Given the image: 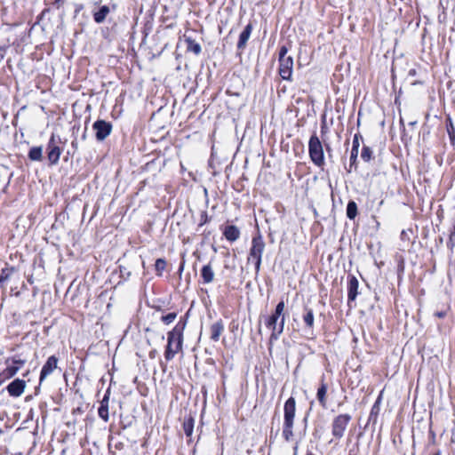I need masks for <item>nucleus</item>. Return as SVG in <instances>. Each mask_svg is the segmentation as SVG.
I'll use <instances>...</instances> for the list:
<instances>
[{"label":"nucleus","mask_w":455,"mask_h":455,"mask_svg":"<svg viewBox=\"0 0 455 455\" xmlns=\"http://www.w3.org/2000/svg\"><path fill=\"white\" fill-rule=\"evenodd\" d=\"M20 366L11 365L7 366L2 372H0V384L7 379L13 377L19 371Z\"/></svg>","instance_id":"nucleus-20"},{"label":"nucleus","mask_w":455,"mask_h":455,"mask_svg":"<svg viewBox=\"0 0 455 455\" xmlns=\"http://www.w3.org/2000/svg\"><path fill=\"white\" fill-rule=\"evenodd\" d=\"M358 148H359V140H358V135L355 134L354 137V140H353V147H352V150H351V159L356 158V156L358 155Z\"/></svg>","instance_id":"nucleus-30"},{"label":"nucleus","mask_w":455,"mask_h":455,"mask_svg":"<svg viewBox=\"0 0 455 455\" xmlns=\"http://www.w3.org/2000/svg\"><path fill=\"white\" fill-rule=\"evenodd\" d=\"M371 153H372V152H371V150L369 148L364 147V148H363V150H362L361 157H362L364 161L368 162V161H370V159L371 158Z\"/></svg>","instance_id":"nucleus-33"},{"label":"nucleus","mask_w":455,"mask_h":455,"mask_svg":"<svg viewBox=\"0 0 455 455\" xmlns=\"http://www.w3.org/2000/svg\"><path fill=\"white\" fill-rule=\"evenodd\" d=\"M251 31L252 26L251 24H248L239 36V40L237 43L238 49H243L246 46V44L251 36Z\"/></svg>","instance_id":"nucleus-15"},{"label":"nucleus","mask_w":455,"mask_h":455,"mask_svg":"<svg viewBox=\"0 0 455 455\" xmlns=\"http://www.w3.org/2000/svg\"><path fill=\"white\" fill-rule=\"evenodd\" d=\"M8 274H5V271L3 272V275L0 276V283L7 280Z\"/></svg>","instance_id":"nucleus-36"},{"label":"nucleus","mask_w":455,"mask_h":455,"mask_svg":"<svg viewBox=\"0 0 455 455\" xmlns=\"http://www.w3.org/2000/svg\"><path fill=\"white\" fill-rule=\"evenodd\" d=\"M296 413V400L293 396L289 397L283 405V437L290 442L293 437L294 419Z\"/></svg>","instance_id":"nucleus-2"},{"label":"nucleus","mask_w":455,"mask_h":455,"mask_svg":"<svg viewBox=\"0 0 455 455\" xmlns=\"http://www.w3.org/2000/svg\"><path fill=\"white\" fill-rule=\"evenodd\" d=\"M303 321L306 325L307 331H313L314 328V322H315V315L314 312L311 308H305V314L303 315Z\"/></svg>","instance_id":"nucleus-17"},{"label":"nucleus","mask_w":455,"mask_h":455,"mask_svg":"<svg viewBox=\"0 0 455 455\" xmlns=\"http://www.w3.org/2000/svg\"><path fill=\"white\" fill-rule=\"evenodd\" d=\"M264 248L265 243L261 235H258L252 238L248 261L254 264L257 270L259 269L261 264V257L264 251Z\"/></svg>","instance_id":"nucleus-5"},{"label":"nucleus","mask_w":455,"mask_h":455,"mask_svg":"<svg viewBox=\"0 0 455 455\" xmlns=\"http://www.w3.org/2000/svg\"><path fill=\"white\" fill-rule=\"evenodd\" d=\"M201 275L204 283H211L214 278V272L210 264L203 267Z\"/></svg>","instance_id":"nucleus-22"},{"label":"nucleus","mask_w":455,"mask_h":455,"mask_svg":"<svg viewBox=\"0 0 455 455\" xmlns=\"http://www.w3.org/2000/svg\"><path fill=\"white\" fill-rule=\"evenodd\" d=\"M303 421H304L305 425H307V415L305 416Z\"/></svg>","instance_id":"nucleus-39"},{"label":"nucleus","mask_w":455,"mask_h":455,"mask_svg":"<svg viewBox=\"0 0 455 455\" xmlns=\"http://www.w3.org/2000/svg\"><path fill=\"white\" fill-rule=\"evenodd\" d=\"M93 129L96 132V138L99 140H103L106 137H108L112 130V125L110 123H107L102 120H99L94 123Z\"/></svg>","instance_id":"nucleus-8"},{"label":"nucleus","mask_w":455,"mask_h":455,"mask_svg":"<svg viewBox=\"0 0 455 455\" xmlns=\"http://www.w3.org/2000/svg\"><path fill=\"white\" fill-rule=\"evenodd\" d=\"M350 284H357V280L355 277H353L350 282Z\"/></svg>","instance_id":"nucleus-38"},{"label":"nucleus","mask_w":455,"mask_h":455,"mask_svg":"<svg viewBox=\"0 0 455 455\" xmlns=\"http://www.w3.org/2000/svg\"><path fill=\"white\" fill-rule=\"evenodd\" d=\"M285 323V316L283 315L276 325H275V329H271L272 332L270 335V340H276L279 339L280 335L283 331Z\"/></svg>","instance_id":"nucleus-18"},{"label":"nucleus","mask_w":455,"mask_h":455,"mask_svg":"<svg viewBox=\"0 0 455 455\" xmlns=\"http://www.w3.org/2000/svg\"><path fill=\"white\" fill-rule=\"evenodd\" d=\"M13 363L17 364L16 366H19L24 364L25 361L20 359H13Z\"/></svg>","instance_id":"nucleus-35"},{"label":"nucleus","mask_w":455,"mask_h":455,"mask_svg":"<svg viewBox=\"0 0 455 455\" xmlns=\"http://www.w3.org/2000/svg\"><path fill=\"white\" fill-rule=\"evenodd\" d=\"M306 455H315V454L312 453L311 451H308Z\"/></svg>","instance_id":"nucleus-46"},{"label":"nucleus","mask_w":455,"mask_h":455,"mask_svg":"<svg viewBox=\"0 0 455 455\" xmlns=\"http://www.w3.org/2000/svg\"><path fill=\"white\" fill-rule=\"evenodd\" d=\"M284 307H285V303H284V300L282 299L275 306V311L273 313L275 314L276 316L283 317V315H284V314H283Z\"/></svg>","instance_id":"nucleus-31"},{"label":"nucleus","mask_w":455,"mask_h":455,"mask_svg":"<svg viewBox=\"0 0 455 455\" xmlns=\"http://www.w3.org/2000/svg\"><path fill=\"white\" fill-rule=\"evenodd\" d=\"M348 455H356L355 453L353 452V451H349V453Z\"/></svg>","instance_id":"nucleus-43"},{"label":"nucleus","mask_w":455,"mask_h":455,"mask_svg":"<svg viewBox=\"0 0 455 455\" xmlns=\"http://www.w3.org/2000/svg\"><path fill=\"white\" fill-rule=\"evenodd\" d=\"M224 235L227 238V240L230 242H235L239 238L240 231L235 226L230 225L226 227L224 230Z\"/></svg>","instance_id":"nucleus-16"},{"label":"nucleus","mask_w":455,"mask_h":455,"mask_svg":"<svg viewBox=\"0 0 455 455\" xmlns=\"http://www.w3.org/2000/svg\"><path fill=\"white\" fill-rule=\"evenodd\" d=\"M42 147H34L29 150L28 157L32 161H40L42 159Z\"/></svg>","instance_id":"nucleus-24"},{"label":"nucleus","mask_w":455,"mask_h":455,"mask_svg":"<svg viewBox=\"0 0 455 455\" xmlns=\"http://www.w3.org/2000/svg\"><path fill=\"white\" fill-rule=\"evenodd\" d=\"M110 376H112V375L110 374ZM112 380H113V378H112V377H110V382H112Z\"/></svg>","instance_id":"nucleus-47"},{"label":"nucleus","mask_w":455,"mask_h":455,"mask_svg":"<svg viewBox=\"0 0 455 455\" xmlns=\"http://www.w3.org/2000/svg\"><path fill=\"white\" fill-rule=\"evenodd\" d=\"M224 323H223V321L221 319L218 320L217 322L213 323L212 325H211V339L217 342L219 341L220 339V335L223 333L224 331Z\"/></svg>","instance_id":"nucleus-13"},{"label":"nucleus","mask_w":455,"mask_h":455,"mask_svg":"<svg viewBox=\"0 0 455 455\" xmlns=\"http://www.w3.org/2000/svg\"><path fill=\"white\" fill-rule=\"evenodd\" d=\"M57 364L58 358L55 355H51L50 357H48L40 373V383H42L47 376L53 372V371L57 368Z\"/></svg>","instance_id":"nucleus-10"},{"label":"nucleus","mask_w":455,"mask_h":455,"mask_svg":"<svg viewBox=\"0 0 455 455\" xmlns=\"http://www.w3.org/2000/svg\"><path fill=\"white\" fill-rule=\"evenodd\" d=\"M185 43H186V47H187L188 52H191L195 53L196 55H198L201 52V51H202L201 45L197 42H196L194 39H192L191 37L186 36Z\"/></svg>","instance_id":"nucleus-19"},{"label":"nucleus","mask_w":455,"mask_h":455,"mask_svg":"<svg viewBox=\"0 0 455 455\" xmlns=\"http://www.w3.org/2000/svg\"><path fill=\"white\" fill-rule=\"evenodd\" d=\"M25 387L26 381L16 379L7 386L6 389L11 396L19 397L23 394Z\"/></svg>","instance_id":"nucleus-9"},{"label":"nucleus","mask_w":455,"mask_h":455,"mask_svg":"<svg viewBox=\"0 0 455 455\" xmlns=\"http://www.w3.org/2000/svg\"><path fill=\"white\" fill-rule=\"evenodd\" d=\"M288 49L282 46L279 52V75L283 80H291L293 71V59L287 56Z\"/></svg>","instance_id":"nucleus-4"},{"label":"nucleus","mask_w":455,"mask_h":455,"mask_svg":"<svg viewBox=\"0 0 455 455\" xmlns=\"http://www.w3.org/2000/svg\"><path fill=\"white\" fill-rule=\"evenodd\" d=\"M280 319V316H276L275 314L272 313V315L266 319V326L270 330L275 329V325L277 324Z\"/></svg>","instance_id":"nucleus-28"},{"label":"nucleus","mask_w":455,"mask_h":455,"mask_svg":"<svg viewBox=\"0 0 455 455\" xmlns=\"http://www.w3.org/2000/svg\"><path fill=\"white\" fill-rule=\"evenodd\" d=\"M156 353H157V352H156V349H153V350H151V351L149 352L148 355H149V357H150L151 359H154V358L156 357Z\"/></svg>","instance_id":"nucleus-37"},{"label":"nucleus","mask_w":455,"mask_h":455,"mask_svg":"<svg viewBox=\"0 0 455 455\" xmlns=\"http://www.w3.org/2000/svg\"><path fill=\"white\" fill-rule=\"evenodd\" d=\"M147 304L148 307L155 308L157 311H164V309H167L169 307L170 298H148L147 299Z\"/></svg>","instance_id":"nucleus-11"},{"label":"nucleus","mask_w":455,"mask_h":455,"mask_svg":"<svg viewBox=\"0 0 455 455\" xmlns=\"http://www.w3.org/2000/svg\"><path fill=\"white\" fill-rule=\"evenodd\" d=\"M47 151H48L47 157H48L49 162L52 164H57L60 159V156L61 155V150L59 148V146L57 145L56 138L54 135H52V137L50 138V140H49V143L47 146Z\"/></svg>","instance_id":"nucleus-7"},{"label":"nucleus","mask_w":455,"mask_h":455,"mask_svg":"<svg viewBox=\"0 0 455 455\" xmlns=\"http://www.w3.org/2000/svg\"><path fill=\"white\" fill-rule=\"evenodd\" d=\"M433 455H441V451H437L436 452H435Z\"/></svg>","instance_id":"nucleus-42"},{"label":"nucleus","mask_w":455,"mask_h":455,"mask_svg":"<svg viewBox=\"0 0 455 455\" xmlns=\"http://www.w3.org/2000/svg\"><path fill=\"white\" fill-rule=\"evenodd\" d=\"M382 394H383V390L379 393V395H378L375 403H373L371 409V411H370V415H369V418H368V422H376L377 420V418L379 414V411H380V404H381V401H382Z\"/></svg>","instance_id":"nucleus-14"},{"label":"nucleus","mask_w":455,"mask_h":455,"mask_svg":"<svg viewBox=\"0 0 455 455\" xmlns=\"http://www.w3.org/2000/svg\"><path fill=\"white\" fill-rule=\"evenodd\" d=\"M351 415L345 413L336 416L331 423V434L337 439H341L351 420Z\"/></svg>","instance_id":"nucleus-6"},{"label":"nucleus","mask_w":455,"mask_h":455,"mask_svg":"<svg viewBox=\"0 0 455 455\" xmlns=\"http://www.w3.org/2000/svg\"><path fill=\"white\" fill-rule=\"evenodd\" d=\"M293 450H294V455H296L297 451H298V445H295V446H294V448H293Z\"/></svg>","instance_id":"nucleus-40"},{"label":"nucleus","mask_w":455,"mask_h":455,"mask_svg":"<svg viewBox=\"0 0 455 455\" xmlns=\"http://www.w3.org/2000/svg\"><path fill=\"white\" fill-rule=\"evenodd\" d=\"M194 426H195V419L192 416H188L184 419L182 427H183L184 433L187 436L192 435L193 430H194Z\"/></svg>","instance_id":"nucleus-21"},{"label":"nucleus","mask_w":455,"mask_h":455,"mask_svg":"<svg viewBox=\"0 0 455 455\" xmlns=\"http://www.w3.org/2000/svg\"><path fill=\"white\" fill-rule=\"evenodd\" d=\"M109 393H110V388H108L107 390V394L105 395L103 401L101 403V405L98 410L99 416L105 421H107L108 419V407L104 405V402L108 399Z\"/></svg>","instance_id":"nucleus-23"},{"label":"nucleus","mask_w":455,"mask_h":455,"mask_svg":"<svg viewBox=\"0 0 455 455\" xmlns=\"http://www.w3.org/2000/svg\"><path fill=\"white\" fill-rule=\"evenodd\" d=\"M357 214V205L354 201H350L347 206V216L350 220H354Z\"/></svg>","instance_id":"nucleus-27"},{"label":"nucleus","mask_w":455,"mask_h":455,"mask_svg":"<svg viewBox=\"0 0 455 455\" xmlns=\"http://www.w3.org/2000/svg\"><path fill=\"white\" fill-rule=\"evenodd\" d=\"M308 153L311 161L318 167L324 164V154L323 145L319 138L314 134L310 137L308 142Z\"/></svg>","instance_id":"nucleus-3"},{"label":"nucleus","mask_w":455,"mask_h":455,"mask_svg":"<svg viewBox=\"0 0 455 455\" xmlns=\"http://www.w3.org/2000/svg\"><path fill=\"white\" fill-rule=\"evenodd\" d=\"M358 287L359 286H348V293H347V306L351 308V303L355 301L358 295Z\"/></svg>","instance_id":"nucleus-26"},{"label":"nucleus","mask_w":455,"mask_h":455,"mask_svg":"<svg viewBox=\"0 0 455 455\" xmlns=\"http://www.w3.org/2000/svg\"><path fill=\"white\" fill-rule=\"evenodd\" d=\"M155 267H156V270L157 271V273L159 275H161L166 267V261L163 259H158L156 261Z\"/></svg>","instance_id":"nucleus-32"},{"label":"nucleus","mask_w":455,"mask_h":455,"mask_svg":"<svg viewBox=\"0 0 455 455\" xmlns=\"http://www.w3.org/2000/svg\"><path fill=\"white\" fill-rule=\"evenodd\" d=\"M176 317H177V312H170L166 315H163L161 316V321L164 324H170L176 319Z\"/></svg>","instance_id":"nucleus-29"},{"label":"nucleus","mask_w":455,"mask_h":455,"mask_svg":"<svg viewBox=\"0 0 455 455\" xmlns=\"http://www.w3.org/2000/svg\"><path fill=\"white\" fill-rule=\"evenodd\" d=\"M317 429H315V432L313 433V435L316 436Z\"/></svg>","instance_id":"nucleus-45"},{"label":"nucleus","mask_w":455,"mask_h":455,"mask_svg":"<svg viewBox=\"0 0 455 455\" xmlns=\"http://www.w3.org/2000/svg\"><path fill=\"white\" fill-rule=\"evenodd\" d=\"M108 13H109V8L106 5L101 6L100 11L95 12V14H94L95 21L98 23L102 22Z\"/></svg>","instance_id":"nucleus-25"},{"label":"nucleus","mask_w":455,"mask_h":455,"mask_svg":"<svg viewBox=\"0 0 455 455\" xmlns=\"http://www.w3.org/2000/svg\"><path fill=\"white\" fill-rule=\"evenodd\" d=\"M161 366H162L163 370L165 371L166 365H164V363H162V362H161Z\"/></svg>","instance_id":"nucleus-41"},{"label":"nucleus","mask_w":455,"mask_h":455,"mask_svg":"<svg viewBox=\"0 0 455 455\" xmlns=\"http://www.w3.org/2000/svg\"><path fill=\"white\" fill-rule=\"evenodd\" d=\"M328 390V385L324 381V375L321 378L320 386L317 388L316 392V398L320 403V405L323 408H327V400H326V395Z\"/></svg>","instance_id":"nucleus-12"},{"label":"nucleus","mask_w":455,"mask_h":455,"mask_svg":"<svg viewBox=\"0 0 455 455\" xmlns=\"http://www.w3.org/2000/svg\"><path fill=\"white\" fill-rule=\"evenodd\" d=\"M188 313L181 316L174 328L167 334V345L164 350V358L171 361L176 354L182 349L183 332L188 323Z\"/></svg>","instance_id":"nucleus-1"},{"label":"nucleus","mask_w":455,"mask_h":455,"mask_svg":"<svg viewBox=\"0 0 455 455\" xmlns=\"http://www.w3.org/2000/svg\"><path fill=\"white\" fill-rule=\"evenodd\" d=\"M153 293H156L155 291V286H151Z\"/></svg>","instance_id":"nucleus-44"},{"label":"nucleus","mask_w":455,"mask_h":455,"mask_svg":"<svg viewBox=\"0 0 455 455\" xmlns=\"http://www.w3.org/2000/svg\"><path fill=\"white\" fill-rule=\"evenodd\" d=\"M435 315L438 318H444L446 316V311H437Z\"/></svg>","instance_id":"nucleus-34"}]
</instances>
